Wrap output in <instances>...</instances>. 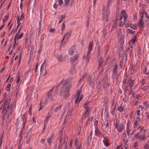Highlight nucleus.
<instances>
[{
  "label": "nucleus",
  "instance_id": "nucleus-1",
  "mask_svg": "<svg viewBox=\"0 0 149 149\" xmlns=\"http://www.w3.org/2000/svg\"><path fill=\"white\" fill-rule=\"evenodd\" d=\"M69 82L68 80L63 79L59 84L62 86L59 92V95L63 96L65 99L67 98L70 95V89L72 87V85H67Z\"/></svg>",
  "mask_w": 149,
  "mask_h": 149
},
{
  "label": "nucleus",
  "instance_id": "nucleus-2",
  "mask_svg": "<svg viewBox=\"0 0 149 149\" xmlns=\"http://www.w3.org/2000/svg\"><path fill=\"white\" fill-rule=\"evenodd\" d=\"M147 131V129L144 128L143 126L140 127V132L137 133L134 135V137L136 139H139V141H145L146 138V132Z\"/></svg>",
  "mask_w": 149,
  "mask_h": 149
},
{
  "label": "nucleus",
  "instance_id": "nucleus-3",
  "mask_svg": "<svg viewBox=\"0 0 149 149\" xmlns=\"http://www.w3.org/2000/svg\"><path fill=\"white\" fill-rule=\"evenodd\" d=\"M2 114L3 116L7 114L9 117L13 112L12 110L9 107V104L8 101H6L4 104L2 106Z\"/></svg>",
  "mask_w": 149,
  "mask_h": 149
},
{
  "label": "nucleus",
  "instance_id": "nucleus-4",
  "mask_svg": "<svg viewBox=\"0 0 149 149\" xmlns=\"http://www.w3.org/2000/svg\"><path fill=\"white\" fill-rule=\"evenodd\" d=\"M124 128L123 124H119V120H117L116 123L114 125V131L116 134H118L119 133L121 132Z\"/></svg>",
  "mask_w": 149,
  "mask_h": 149
},
{
  "label": "nucleus",
  "instance_id": "nucleus-5",
  "mask_svg": "<svg viewBox=\"0 0 149 149\" xmlns=\"http://www.w3.org/2000/svg\"><path fill=\"white\" fill-rule=\"evenodd\" d=\"M54 89V88H53L48 92L45 100L46 101H47L48 98H49L53 101L56 99V94L57 93V89L54 92H53V90Z\"/></svg>",
  "mask_w": 149,
  "mask_h": 149
},
{
  "label": "nucleus",
  "instance_id": "nucleus-6",
  "mask_svg": "<svg viewBox=\"0 0 149 149\" xmlns=\"http://www.w3.org/2000/svg\"><path fill=\"white\" fill-rule=\"evenodd\" d=\"M89 104V102H85L84 105V108L85 109V112L83 113L82 119L85 118L89 114L90 108L88 106Z\"/></svg>",
  "mask_w": 149,
  "mask_h": 149
},
{
  "label": "nucleus",
  "instance_id": "nucleus-7",
  "mask_svg": "<svg viewBox=\"0 0 149 149\" xmlns=\"http://www.w3.org/2000/svg\"><path fill=\"white\" fill-rule=\"evenodd\" d=\"M81 92V90L77 91V92L76 95V99L75 101V103H77V102L79 103L82 99L83 96L82 95H80Z\"/></svg>",
  "mask_w": 149,
  "mask_h": 149
},
{
  "label": "nucleus",
  "instance_id": "nucleus-8",
  "mask_svg": "<svg viewBox=\"0 0 149 149\" xmlns=\"http://www.w3.org/2000/svg\"><path fill=\"white\" fill-rule=\"evenodd\" d=\"M127 15L124 10H122L120 14V17L119 19L120 21L122 20L123 18L124 21L125 22L126 19L127 17Z\"/></svg>",
  "mask_w": 149,
  "mask_h": 149
},
{
  "label": "nucleus",
  "instance_id": "nucleus-9",
  "mask_svg": "<svg viewBox=\"0 0 149 149\" xmlns=\"http://www.w3.org/2000/svg\"><path fill=\"white\" fill-rule=\"evenodd\" d=\"M141 69L143 74L147 75H149V71L147 72V65L145 63H143L141 65Z\"/></svg>",
  "mask_w": 149,
  "mask_h": 149
},
{
  "label": "nucleus",
  "instance_id": "nucleus-10",
  "mask_svg": "<svg viewBox=\"0 0 149 149\" xmlns=\"http://www.w3.org/2000/svg\"><path fill=\"white\" fill-rule=\"evenodd\" d=\"M72 33V31H70L66 33L64 35L63 38L61 42L62 43L63 42V40H64L65 39V42L66 41H68L70 38Z\"/></svg>",
  "mask_w": 149,
  "mask_h": 149
},
{
  "label": "nucleus",
  "instance_id": "nucleus-11",
  "mask_svg": "<svg viewBox=\"0 0 149 149\" xmlns=\"http://www.w3.org/2000/svg\"><path fill=\"white\" fill-rule=\"evenodd\" d=\"M79 57V55L78 54L74 55L70 58V63L72 64L74 63L77 60Z\"/></svg>",
  "mask_w": 149,
  "mask_h": 149
},
{
  "label": "nucleus",
  "instance_id": "nucleus-12",
  "mask_svg": "<svg viewBox=\"0 0 149 149\" xmlns=\"http://www.w3.org/2000/svg\"><path fill=\"white\" fill-rule=\"evenodd\" d=\"M109 139L107 136L104 137L103 142L105 146L108 147L110 146V144L109 142Z\"/></svg>",
  "mask_w": 149,
  "mask_h": 149
},
{
  "label": "nucleus",
  "instance_id": "nucleus-13",
  "mask_svg": "<svg viewBox=\"0 0 149 149\" xmlns=\"http://www.w3.org/2000/svg\"><path fill=\"white\" fill-rule=\"evenodd\" d=\"M136 40V38L135 37H134L131 39V40L129 42V47L132 48L134 46V45L135 42Z\"/></svg>",
  "mask_w": 149,
  "mask_h": 149
},
{
  "label": "nucleus",
  "instance_id": "nucleus-14",
  "mask_svg": "<svg viewBox=\"0 0 149 149\" xmlns=\"http://www.w3.org/2000/svg\"><path fill=\"white\" fill-rule=\"evenodd\" d=\"M93 46V41L90 42L88 48V50L87 53V55L88 56H89V55L90 54L91 51Z\"/></svg>",
  "mask_w": 149,
  "mask_h": 149
},
{
  "label": "nucleus",
  "instance_id": "nucleus-15",
  "mask_svg": "<svg viewBox=\"0 0 149 149\" xmlns=\"http://www.w3.org/2000/svg\"><path fill=\"white\" fill-rule=\"evenodd\" d=\"M57 59L60 62L63 61L65 60L63 57V55L61 54L58 55L57 57Z\"/></svg>",
  "mask_w": 149,
  "mask_h": 149
},
{
  "label": "nucleus",
  "instance_id": "nucleus-16",
  "mask_svg": "<svg viewBox=\"0 0 149 149\" xmlns=\"http://www.w3.org/2000/svg\"><path fill=\"white\" fill-rule=\"evenodd\" d=\"M144 24V22L143 21V20L141 19H139V22L137 24L139 27L141 28H144L143 25Z\"/></svg>",
  "mask_w": 149,
  "mask_h": 149
},
{
  "label": "nucleus",
  "instance_id": "nucleus-17",
  "mask_svg": "<svg viewBox=\"0 0 149 149\" xmlns=\"http://www.w3.org/2000/svg\"><path fill=\"white\" fill-rule=\"evenodd\" d=\"M134 80H132L131 79H130L128 81V85L130 88H132L134 84Z\"/></svg>",
  "mask_w": 149,
  "mask_h": 149
},
{
  "label": "nucleus",
  "instance_id": "nucleus-18",
  "mask_svg": "<svg viewBox=\"0 0 149 149\" xmlns=\"http://www.w3.org/2000/svg\"><path fill=\"white\" fill-rule=\"evenodd\" d=\"M127 133L128 136L129 137L130 136L132 135L133 133L132 132H131V130L130 129L129 127H127L126 128V132Z\"/></svg>",
  "mask_w": 149,
  "mask_h": 149
},
{
  "label": "nucleus",
  "instance_id": "nucleus-19",
  "mask_svg": "<svg viewBox=\"0 0 149 149\" xmlns=\"http://www.w3.org/2000/svg\"><path fill=\"white\" fill-rule=\"evenodd\" d=\"M74 46H72L69 49L68 53L70 55H72L74 53Z\"/></svg>",
  "mask_w": 149,
  "mask_h": 149
},
{
  "label": "nucleus",
  "instance_id": "nucleus-20",
  "mask_svg": "<svg viewBox=\"0 0 149 149\" xmlns=\"http://www.w3.org/2000/svg\"><path fill=\"white\" fill-rule=\"evenodd\" d=\"M15 92V96L16 97L20 95V92L19 89V86H18V85L16 86Z\"/></svg>",
  "mask_w": 149,
  "mask_h": 149
},
{
  "label": "nucleus",
  "instance_id": "nucleus-21",
  "mask_svg": "<svg viewBox=\"0 0 149 149\" xmlns=\"http://www.w3.org/2000/svg\"><path fill=\"white\" fill-rule=\"evenodd\" d=\"M122 139L123 140V141H124L126 143H127L128 140H127V135L126 134V132H125L123 134H122Z\"/></svg>",
  "mask_w": 149,
  "mask_h": 149
},
{
  "label": "nucleus",
  "instance_id": "nucleus-22",
  "mask_svg": "<svg viewBox=\"0 0 149 149\" xmlns=\"http://www.w3.org/2000/svg\"><path fill=\"white\" fill-rule=\"evenodd\" d=\"M143 104L145 107V108L147 110L149 108V102L147 101H145L143 103Z\"/></svg>",
  "mask_w": 149,
  "mask_h": 149
},
{
  "label": "nucleus",
  "instance_id": "nucleus-23",
  "mask_svg": "<svg viewBox=\"0 0 149 149\" xmlns=\"http://www.w3.org/2000/svg\"><path fill=\"white\" fill-rule=\"evenodd\" d=\"M118 67V65L117 64H116L114 66V69L113 70V74H115L116 75Z\"/></svg>",
  "mask_w": 149,
  "mask_h": 149
},
{
  "label": "nucleus",
  "instance_id": "nucleus-24",
  "mask_svg": "<svg viewBox=\"0 0 149 149\" xmlns=\"http://www.w3.org/2000/svg\"><path fill=\"white\" fill-rule=\"evenodd\" d=\"M110 14V11L109 10L107 9L106 11L103 13V15L104 16L106 15V17L107 18V16Z\"/></svg>",
  "mask_w": 149,
  "mask_h": 149
},
{
  "label": "nucleus",
  "instance_id": "nucleus-25",
  "mask_svg": "<svg viewBox=\"0 0 149 149\" xmlns=\"http://www.w3.org/2000/svg\"><path fill=\"white\" fill-rule=\"evenodd\" d=\"M64 6L65 7H67L70 3V0H64Z\"/></svg>",
  "mask_w": 149,
  "mask_h": 149
},
{
  "label": "nucleus",
  "instance_id": "nucleus-26",
  "mask_svg": "<svg viewBox=\"0 0 149 149\" xmlns=\"http://www.w3.org/2000/svg\"><path fill=\"white\" fill-rule=\"evenodd\" d=\"M21 82V81L20 80V76L19 75L18 77L17 80L16 81V83L17 84V86L18 85L19 86L20 84V82Z\"/></svg>",
  "mask_w": 149,
  "mask_h": 149
},
{
  "label": "nucleus",
  "instance_id": "nucleus-27",
  "mask_svg": "<svg viewBox=\"0 0 149 149\" xmlns=\"http://www.w3.org/2000/svg\"><path fill=\"white\" fill-rule=\"evenodd\" d=\"M117 35L118 39H120L122 38V34L120 31H119L117 32Z\"/></svg>",
  "mask_w": 149,
  "mask_h": 149
},
{
  "label": "nucleus",
  "instance_id": "nucleus-28",
  "mask_svg": "<svg viewBox=\"0 0 149 149\" xmlns=\"http://www.w3.org/2000/svg\"><path fill=\"white\" fill-rule=\"evenodd\" d=\"M23 35V33H21L19 35H17L16 37V39H17V40H18L19 39H20L22 37Z\"/></svg>",
  "mask_w": 149,
  "mask_h": 149
},
{
  "label": "nucleus",
  "instance_id": "nucleus-29",
  "mask_svg": "<svg viewBox=\"0 0 149 149\" xmlns=\"http://www.w3.org/2000/svg\"><path fill=\"white\" fill-rule=\"evenodd\" d=\"M52 136H53V134H52V136H51V137L47 139V142L48 143L49 145L52 142V140L53 139Z\"/></svg>",
  "mask_w": 149,
  "mask_h": 149
},
{
  "label": "nucleus",
  "instance_id": "nucleus-30",
  "mask_svg": "<svg viewBox=\"0 0 149 149\" xmlns=\"http://www.w3.org/2000/svg\"><path fill=\"white\" fill-rule=\"evenodd\" d=\"M62 107V106L61 105L56 107L54 109V111L56 112L58 111L61 109Z\"/></svg>",
  "mask_w": 149,
  "mask_h": 149
},
{
  "label": "nucleus",
  "instance_id": "nucleus-31",
  "mask_svg": "<svg viewBox=\"0 0 149 149\" xmlns=\"http://www.w3.org/2000/svg\"><path fill=\"white\" fill-rule=\"evenodd\" d=\"M52 114V111L50 110L48 113V115L47 116L46 118L47 119L49 120V118L50 117L51 115Z\"/></svg>",
  "mask_w": 149,
  "mask_h": 149
},
{
  "label": "nucleus",
  "instance_id": "nucleus-32",
  "mask_svg": "<svg viewBox=\"0 0 149 149\" xmlns=\"http://www.w3.org/2000/svg\"><path fill=\"white\" fill-rule=\"evenodd\" d=\"M100 132L99 130L97 128H95V135L97 136L100 133Z\"/></svg>",
  "mask_w": 149,
  "mask_h": 149
},
{
  "label": "nucleus",
  "instance_id": "nucleus-33",
  "mask_svg": "<svg viewBox=\"0 0 149 149\" xmlns=\"http://www.w3.org/2000/svg\"><path fill=\"white\" fill-rule=\"evenodd\" d=\"M104 125L105 127H107L109 126L108 120L107 119H106L105 121Z\"/></svg>",
  "mask_w": 149,
  "mask_h": 149
},
{
  "label": "nucleus",
  "instance_id": "nucleus-34",
  "mask_svg": "<svg viewBox=\"0 0 149 149\" xmlns=\"http://www.w3.org/2000/svg\"><path fill=\"white\" fill-rule=\"evenodd\" d=\"M8 15H6L5 17V18L3 19V22H6L7 21V19H8Z\"/></svg>",
  "mask_w": 149,
  "mask_h": 149
},
{
  "label": "nucleus",
  "instance_id": "nucleus-35",
  "mask_svg": "<svg viewBox=\"0 0 149 149\" xmlns=\"http://www.w3.org/2000/svg\"><path fill=\"white\" fill-rule=\"evenodd\" d=\"M76 149H83L81 145L80 144H77L76 146Z\"/></svg>",
  "mask_w": 149,
  "mask_h": 149
},
{
  "label": "nucleus",
  "instance_id": "nucleus-36",
  "mask_svg": "<svg viewBox=\"0 0 149 149\" xmlns=\"http://www.w3.org/2000/svg\"><path fill=\"white\" fill-rule=\"evenodd\" d=\"M130 27L134 30H135L136 29V28L137 27L136 25H134L132 24H131L130 25Z\"/></svg>",
  "mask_w": 149,
  "mask_h": 149
},
{
  "label": "nucleus",
  "instance_id": "nucleus-37",
  "mask_svg": "<svg viewBox=\"0 0 149 149\" xmlns=\"http://www.w3.org/2000/svg\"><path fill=\"white\" fill-rule=\"evenodd\" d=\"M120 22L119 23V26L120 27H122L123 26V25L125 24V22L124 21L123 22L122 21V20L120 21Z\"/></svg>",
  "mask_w": 149,
  "mask_h": 149
},
{
  "label": "nucleus",
  "instance_id": "nucleus-38",
  "mask_svg": "<svg viewBox=\"0 0 149 149\" xmlns=\"http://www.w3.org/2000/svg\"><path fill=\"white\" fill-rule=\"evenodd\" d=\"M141 88L144 91H146L147 90L146 87V86L144 85H141Z\"/></svg>",
  "mask_w": 149,
  "mask_h": 149
},
{
  "label": "nucleus",
  "instance_id": "nucleus-39",
  "mask_svg": "<svg viewBox=\"0 0 149 149\" xmlns=\"http://www.w3.org/2000/svg\"><path fill=\"white\" fill-rule=\"evenodd\" d=\"M92 136H91V135H89L87 140V142L88 143L90 142Z\"/></svg>",
  "mask_w": 149,
  "mask_h": 149
},
{
  "label": "nucleus",
  "instance_id": "nucleus-40",
  "mask_svg": "<svg viewBox=\"0 0 149 149\" xmlns=\"http://www.w3.org/2000/svg\"><path fill=\"white\" fill-rule=\"evenodd\" d=\"M65 26L64 24V22L61 27V30L62 32L64 31Z\"/></svg>",
  "mask_w": 149,
  "mask_h": 149
},
{
  "label": "nucleus",
  "instance_id": "nucleus-41",
  "mask_svg": "<svg viewBox=\"0 0 149 149\" xmlns=\"http://www.w3.org/2000/svg\"><path fill=\"white\" fill-rule=\"evenodd\" d=\"M149 143L145 144L144 145V148L146 149H149Z\"/></svg>",
  "mask_w": 149,
  "mask_h": 149
},
{
  "label": "nucleus",
  "instance_id": "nucleus-42",
  "mask_svg": "<svg viewBox=\"0 0 149 149\" xmlns=\"http://www.w3.org/2000/svg\"><path fill=\"white\" fill-rule=\"evenodd\" d=\"M11 87V84H9L7 85L6 90L7 91H10Z\"/></svg>",
  "mask_w": 149,
  "mask_h": 149
},
{
  "label": "nucleus",
  "instance_id": "nucleus-43",
  "mask_svg": "<svg viewBox=\"0 0 149 149\" xmlns=\"http://www.w3.org/2000/svg\"><path fill=\"white\" fill-rule=\"evenodd\" d=\"M21 28H22L21 26L19 28V29L17 32L16 33L15 36V38H16L17 37V36L19 34V32H20V31H21Z\"/></svg>",
  "mask_w": 149,
  "mask_h": 149
},
{
  "label": "nucleus",
  "instance_id": "nucleus-44",
  "mask_svg": "<svg viewBox=\"0 0 149 149\" xmlns=\"http://www.w3.org/2000/svg\"><path fill=\"white\" fill-rule=\"evenodd\" d=\"M103 63V60L101 58L99 63V68H100L102 65Z\"/></svg>",
  "mask_w": 149,
  "mask_h": 149
},
{
  "label": "nucleus",
  "instance_id": "nucleus-45",
  "mask_svg": "<svg viewBox=\"0 0 149 149\" xmlns=\"http://www.w3.org/2000/svg\"><path fill=\"white\" fill-rule=\"evenodd\" d=\"M124 109L123 107H119L118 108V110L120 112L122 111Z\"/></svg>",
  "mask_w": 149,
  "mask_h": 149
},
{
  "label": "nucleus",
  "instance_id": "nucleus-46",
  "mask_svg": "<svg viewBox=\"0 0 149 149\" xmlns=\"http://www.w3.org/2000/svg\"><path fill=\"white\" fill-rule=\"evenodd\" d=\"M139 108L141 109V111H143V110H144V109L145 108L144 107V106L142 105H139Z\"/></svg>",
  "mask_w": 149,
  "mask_h": 149
},
{
  "label": "nucleus",
  "instance_id": "nucleus-47",
  "mask_svg": "<svg viewBox=\"0 0 149 149\" xmlns=\"http://www.w3.org/2000/svg\"><path fill=\"white\" fill-rule=\"evenodd\" d=\"M38 107H39V109L38 110L39 111H40L43 108V107L42 106V102L41 101L40 102L39 106Z\"/></svg>",
  "mask_w": 149,
  "mask_h": 149
},
{
  "label": "nucleus",
  "instance_id": "nucleus-48",
  "mask_svg": "<svg viewBox=\"0 0 149 149\" xmlns=\"http://www.w3.org/2000/svg\"><path fill=\"white\" fill-rule=\"evenodd\" d=\"M138 145V142L136 141H135L134 142V145L133 146V147L134 148H135L137 147Z\"/></svg>",
  "mask_w": 149,
  "mask_h": 149
},
{
  "label": "nucleus",
  "instance_id": "nucleus-49",
  "mask_svg": "<svg viewBox=\"0 0 149 149\" xmlns=\"http://www.w3.org/2000/svg\"><path fill=\"white\" fill-rule=\"evenodd\" d=\"M42 20L40 19V22H39V30H40V29L41 28V26H42Z\"/></svg>",
  "mask_w": 149,
  "mask_h": 149
},
{
  "label": "nucleus",
  "instance_id": "nucleus-50",
  "mask_svg": "<svg viewBox=\"0 0 149 149\" xmlns=\"http://www.w3.org/2000/svg\"><path fill=\"white\" fill-rule=\"evenodd\" d=\"M138 122L137 121H135L134 123L133 127L134 128H135L138 125Z\"/></svg>",
  "mask_w": 149,
  "mask_h": 149
},
{
  "label": "nucleus",
  "instance_id": "nucleus-51",
  "mask_svg": "<svg viewBox=\"0 0 149 149\" xmlns=\"http://www.w3.org/2000/svg\"><path fill=\"white\" fill-rule=\"evenodd\" d=\"M146 82V80L144 79H143L141 82V85H143Z\"/></svg>",
  "mask_w": 149,
  "mask_h": 149
},
{
  "label": "nucleus",
  "instance_id": "nucleus-52",
  "mask_svg": "<svg viewBox=\"0 0 149 149\" xmlns=\"http://www.w3.org/2000/svg\"><path fill=\"white\" fill-rule=\"evenodd\" d=\"M22 19L19 16H18L17 17L16 19L17 21V23H18V22H20V20Z\"/></svg>",
  "mask_w": 149,
  "mask_h": 149
},
{
  "label": "nucleus",
  "instance_id": "nucleus-53",
  "mask_svg": "<svg viewBox=\"0 0 149 149\" xmlns=\"http://www.w3.org/2000/svg\"><path fill=\"white\" fill-rule=\"evenodd\" d=\"M124 148H123V149H128V146L126 144V143H124Z\"/></svg>",
  "mask_w": 149,
  "mask_h": 149
},
{
  "label": "nucleus",
  "instance_id": "nucleus-54",
  "mask_svg": "<svg viewBox=\"0 0 149 149\" xmlns=\"http://www.w3.org/2000/svg\"><path fill=\"white\" fill-rule=\"evenodd\" d=\"M140 119V116H138L136 118H135V121L138 122V121Z\"/></svg>",
  "mask_w": 149,
  "mask_h": 149
},
{
  "label": "nucleus",
  "instance_id": "nucleus-55",
  "mask_svg": "<svg viewBox=\"0 0 149 149\" xmlns=\"http://www.w3.org/2000/svg\"><path fill=\"white\" fill-rule=\"evenodd\" d=\"M107 84H105L104 86V89L105 90H106L107 89Z\"/></svg>",
  "mask_w": 149,
  "mask_h": 149
},
{
  "label": "nucleus",
  "instance_id": "nucleus-56",
  "mask_svg": "<svg viewBox=\"0 0 149 149\" xmlns=\"http://www.w3.org/2000/svg\"><path fill=\"white\" fill-rule=\"evenodd\" d=\"M141 111L140 110H137L136 111V114L137 115V116H140L141 115L140 112Z\"/></svg>",
  "mask_w": 149,
  "mask_h": 149
},
{
  "label": "nucleus",
  "instance_id": "nucleus-57",
  "mask_svg": "<svg viewBox=\"0 0 149 149\" xmlns=\"http://www.w3.org/2000/svg\"><path fill=\"white\" fill-rule=\"evenodd\" d=\"M48 119H46L45 120V122H44V128L43 129V131L45 130V123H47L48 122Z\"/></svg>",
  "mask_w": 149,
  "mask_h": 149
},
{
  "label": "nucleus",
  "instance_id": "nucleus-58",
  "mask_svg": "<svg viewBox=\"0 0 149 149\" xmlns=\"http://www.w3.org/2000/svg\"><path fill=\"white\" fill-rule=\"evenodd\" d=\"M14 45H13V47H14H14L16 44V40H17V39H16V38H15V37H14Z\"/></svg>",
  "mask_w": 149,
  "mask_h": 149
},
{
  "label": "nucleus",
  "instance_id": "nucleus-59",
  "mask_svg": "<svg viewBox=\"0 0 149 149\" xmlns=\"http://www.w3.org/2000/svg\"><path fill=\"white\" fill-rule=\"evenodd\" d=\"M146 117L147 118V120H149V112L146 113Z\"/></svg>",
  "mask_w": 149,
  "mask_h": 149
},
{
  "label": "nucleus",
  "instance_id": "nucleus-60",
  "mask_svg": "<svg viewBox=\"0 0 149 149\" xmlns=\"http://www.w3.org/2000/svg\"><path fill=\"white\" fill-rule=\"evenodd\" d=\"M133 93V91L132 88H130V90L129 91V95H130Z\"/></svg>",
  "mask_w": 149,
  "mask_h": 149
},
{
  "label": "nucleus",
  "instance_id": "nucleus-61",
  "mask_svg": "<svg viewBox=\"0 0 149 149\" xmlns=\"http://www.w3.org/2000/svg\"><path fill=\"white\" fill-rule=\"evenodd\" d=\"M87 55V56L85 58V60L86 62H88L89 61L88 56Z\"/></svg>",
  "mask_w": 149,
  "mask_h": 149
},
{
  "label": "nucleus",
  "instance_id": "nucleus-62",
  "mask_svg": "<svg viewBox=\"0 0 149 149\" xmlns=\"http://www.w3.org/2000/svg\"><path fill=\"white\" fill-rule=\"evenodd\" d=\"M59 1V4L60 5H61L63 3V0H58Z\"/></svg>",
  "mask_w": 149,
  "mask_h": 149
},
{
  "label": "nucleus",
  "instance_id": "nucleus-63",
  "mask_svg": "<svg viewBox=\"0 0 149 149\" xmlns=\"http://www.w3.org/2000/svg\"><path fill=\"white\" fill-rule=\"evenodd\" d=\"M85 77V75H84L82 76V77H81V78L80 79V81H83L84 80V79Z\"/></svg>",
  "mask_w": 149,
  "mask_h": 149
},
{
  "label": "nucleus",
  "instance_id": "nucleus-64",
  "mask_svg": "<svg viewBox=\"0 0 149 149\" xmlns=\"http://www.w3.org/2000/svg\"><path fill=\"white\" fill-rule=\"evenodd\" d=\"M61 19L63 20V19H64L65 18V15H61Z\"/></svg>",
  "mask_w": 149,
  "mask_h": 149
}]
</instances>
